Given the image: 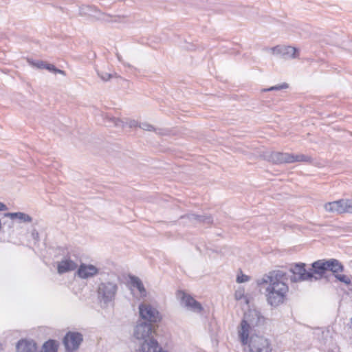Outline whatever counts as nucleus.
<instances>
[{"label":"nucleus","mask_w":352,"mask_h":352,"mask_svg":"<svg viewBox=\"0 0 352 352\" xmlns=\"http://www.w3.org/2000/svg\"><path fill=\"white\" fill-rule=\"evenodd\" d=\"M270 160L274 164L294 163L307 162L309 157L304 155H293L288 153H274L270 155Z\"/></svg>","instance_id":"nucleus-6"},{"label":"nucleus","mask_w":352,"mask_h":352,"mask_svg":"<svg viewBox=\"0 0 352 352\" xmlns=\"http://www.w3.org/2000/svg\"><path fill=\"white\" fill-rule=\"evenodd\" d=\"M287 84H283V85H281L280 86L271 87L270 88H269L267 89H265V91L278 90V89H285V88H287Z\"/></svg>","instance_id":"nucleus-21"},{"label":"nucleus","mask_w":352,"mask_h":352,"mask_svg":"<svg viewBox=\"0 0 352 352\" xmlns=\"http://www.w3.org/2000/svg\"><path fill=\"white\" fill-rule=\"evenodd\" d=\"M130 282L133 287H136L138 290L139 291L140 294L142 296H146V289L142 283V281L137 277H131L130 278Z\"/></svg>","instance_id":"nucleus-16"},{"label":"nucleus","mask_w":352,"mask_h":352,"mask_svg":"<svg viewBox=\"0 0 352 352\" xmlns=\"http://www.w3.org/2000/svg\"><path fill=\"white\" fill-rule=\"evenodd\" d=\"M35 65L38 68H45L46 64L43 62H39L35 64Z\"/></svg>","instance_id":"nucleus-23"},{"label":"nucleus","mask_w":352,"mask_h":352,"mask_svg":"<svg viewBox=\"0 0 352 352\" xmlns=\"http://www.w3.org/2000/svg\"><path fill=\"white\" fill-rule=\"evenodd\" d=\"M116 285L111 283H101L98 287V295L104 300H111L116 292Z\"/></svg>","instance_id":"nucleus-12"},{"label":"nucleus","mask_w":352,"mask_h":352,"mask_svg":"<svg viewBox=\"0 0 352 352\" xmlns=\"http://www.w3.org/2000/svg\"><path fill=\"white\" fill-rule=\"evenodd\" d=\"M288 50H289V52H293L294 54H295V52H296V50L294 48V47H288Z\"/></svg>","instance_id":"nucleus-25"},{"label":"nucleus","mask_w":352,"mask_h":352,"mask_svg":"<svg viewBox=\"0 0 352 352\" xmlns=\"http://www.w3.org/2000/svg\"><path fill=\"white\" fill-rule=\"evenodd\" d=\"M140 316L150 323L160 321L159 312L150 305L142 304L139 307Z\"/></svg>","instance_id":"nucleus-8"},{"label":"nucleus","mask_w":352,"mask_h":352,"mask_svg":"<svg viewBox=\"0 0 352 352\" xmlns=\"http://www.w3.org/2000/svg\"><path fill=\"white\" fill-rule=\"evenodd\" d=\"M287 281V274L282 271L272 272L263 279L262 283L266 285V300L270 306L277 307L287 301L289 292Z\"/></svg>","instance_id":"nucleus-1"},{"label":"nucleus","mask_w":352,"mask_h":352,"mask_svg":"<svg viewBox=\"0 0 352 352\" xmlns=\"http://www.w3.org/2000/svg\"><path fill=\"white\" fill-rule=\"evenodd\" d=\"M45 68L50 71H52L54 72H59L61 74H63V72L60 69H56L55 67L53 65L51 64H46Z\"/></svg>","instance_id":"nucleus-20"},{"label":"nucleus","mask_w":352,"mask_h":352,"mask_svg":"<svg viewBox=\"0 0 352 352\" xmlns=\"http://www.w3.org/2000/svg\"><path fill=\"white\" fill-rule=\"evenodd\" d=\"M154 333L151 324L144 322L136 326L134 336L137 339L143 340L141 352H168L159 346L158 342L153 338Z\"/></svg>","instance_id":"nucleus-3"},{"label":"nucleus","mask_w":352,"mask_h":352,"mask_svg":"<svg viewBox=\"0 0 352 352\" xmlns=\"http://www.w3.org/2000/svg\"><path fill=\"white\" fill-rule=\"evenodd\" d=\"M235 299L237 300H241L245 297L244 290L243 289H239L236 290L234 293Z\"/></svg>","instance_id":"nucleus-19"},{"label":"nucleus","mask_w":352,"mask_h":352,"mask_svg":"<svg viewBox=\"0 0 352 352\" xmlns=\"http://www.w3.org/2000/svg\"><path fill=\"white\" fill-rule=\"evenodd\" d=\"M6 215L8 217H10L12 218L16 217L21 218L23 214L22 213H8Z\"/></svg>","instance_id":"nucleus-22"},{"label":"nucleus","mask_w":352,"mask_h":352,"mask_svg":"<svg viewBox=\"0 0 352 352\" xmlns=\"http://www.w3.org/2000/svg\"><path fill=\"white\" fill-rule=\"evenodd\" d=\"M77 268V264L70 258L63 259L57 264V271L62 274Z\"/></svg>","instance_id":"nucleus-14"},{"label":"nucleus","mask_w":352,"mask_h":352,"mask_svg":"<svg viewBox=\"0 0 352 352\" xmlns=\"http://www.w3.org/2000/svg\"><path fill=\"white\" fill-rule=\"evenodd\" d=\"M7 209L6 205H4L2 203H0V211H3V210H6Z\"/></svg>","instance_id":"nucleus-24"},{"label":"nucleus","mask_w":352,"mask_h":352,"mask_svg":"<svg viewBox=\"0 0 352 352\" xmlns=\"http://www.w3.org/2000/svg\"><path fill=\"white\" fill-rule=\"evenodd\" d=\"M18 352H36V344L32 341H28L26 340H20L16 346Z\"/></svg>","instance_id":"nucleus-15"},{"label":"nucleus","mask_w":352,"mask_h":352,"mask_svg":"<svg viewBox=\"0 0 352 352\" xmlns=\"http://www.w3.org/2000/svg\"><path fill=\"white\" fill-rule=\"evenodd\" d=\"M82 340L81 334L78 333L69 332L64 338V344L69 351L76 349Z\"/></svg>","instance_id":"nucleus-11"},{"label":"nucleus","mask_w":352,"mask_h":352,"mask_svg":"<svg viewBox=\"0 0 352 352\" xmlns=\"http://www.w3.org/2000/svg\"><path fill=\"white\" fill-rule=\"evenodd\" d=\"M98 273V269L92 265L81 264L78 270L77 274L82 278H87Z\"/></svg>","instance_id":"nucleus-13"},{"label":"nucleus","mask_w":352,"mask_h":352,"mask_svg":"<svg viewBox=\"0 0 352 352\" xmlns=\"http://www.w3.org/2000/svg\"><path fill=\"white\" fill-rule=\"evenodd\" d=\"M177 296L185 305L186 307L195 312H201L203 310L201 305L190 295L186 294L184 291H178Z\"/></svg>","instance_id":"nucleus-10"},{"label":"nucleus","mask_w":352,"mask_h":352,"mask_svg":"<svg viewBox=\"0 0 352 352\" xmlns=\"http://www.w3.org/2000/svg\"><path fill=\"white\" fill-rule=\"evenodd\" d=\"M248 280H249V277L247 275L243 274L241 271L237 275L236 282L239 283L247 282Z\"/></svg>","instance_id":"nucleus-18"},{"label":"nucleus","mask_w":352,"mask_h":352,"mask_svg":"<svg viewBox=\"0 0 352 352\" xmlns=\"http://www.w3.org/2000/svg\"><path fill=\"white\" fill-rule=\"evenodd\" d=\"M311 267L312 268L310 271L311 280L322 278L328 271L327 259L318 260L311 264Z\"/></svg>","instance_id":"nucleus-9"},{"label":"nucleus","mask_w":352,"mask_h":352,"mask_svg":"<svg viewBox=\"0 0 352 352\" xmlns=\"http://www.w3.org/2000/svg\"><path fill=\"white\" fill-rule=\"evenodd\" d=\"M251 333L250 324L245 320H242L237 328V334L244 350L248 352H272L273 346L268 338Z\"/></svg>","instance_id":"nucleus-2"},{"label":"nucleus","mask_w":352,"mask_h":352,"mask_svg":"<svg viewBox=\"0 0 352 352\" xmlns=\"http://www.w3.org/2000/svg\"><path fill=\"white\" fill-rule=\"evenodd\" d=\"M327 266L328 271L331 272L339 281L346 285H350L351 283V277L342 274L344 272V267L338 260L336 258L327 260Z\"/></svg>","instance_id":"nucleus-4"},{"label":"nucleus","mask_w":352,"mask_h":352,"mask_svg":"<svg viewBox=\"0 0 352 352\" xmlns=\"http://www.w3.org/2000/svg\"><path fill=\"white\" fill-rule=\"evenodd\" d=\"M289 271L292 274V279L294 282L311 280L310 271L306 270L305 263H296L291 267Z\"/></svg>","instance_id":"nucleus-7"},{"label":"nucleus","mask_w":352,"mask_h":352,"mask_svg":"<svg viewBox=\"0 0 352 352\" xmlns=\"http://www.w3.org/2000/svg\"><path fill=\"white\" fill-rule=\"evenodd\" d=\"M58 344L55 340H50L43 345L42 352H57Z\"/></svg>","instance_id":"nucleus-17"},{"label":"nucleus","mask_w":352,"mask_h":352,"mask_svg":"<svg viewBox=\"0 0 352 352\" xmlns=\"http://www.w3.org/2000/svg\"><path fill=\"white\" fill-rule=\"evenodd\" d=\"M324 208L327 212L331 213H352V200L341 199L328 202L324 204Z\"/></svg>","instance_id":"nucleus-5"}]
</instances>
